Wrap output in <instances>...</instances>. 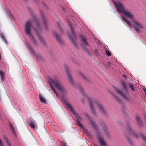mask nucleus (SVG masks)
I'll use <instances>...</instances> for the list:
<instances>
[{"instance_id":"nucleus-16","label":"nucleus","mask_w":146,"mask_h":146,"mask_svg":"<svg viewBox=\"0 0 146 146\" xmlns=\"http://www.w3.org/2000/svg\"><path fill=\"white\" fill-rule=\"evenodd\" d=\"M39 99L40 100L41 103H46V100L43 97L42 95L40 94H39Z\"/></svg>"},{"instance_id":"nucleus-6","label":"nucleus","mask_w":146,"mask_h":146,"mask_svg":"<svg viewBox=\"0 0 146 146\" xmlns=\"http://www.w3.org/2000/svg\"><path fill=\"white\" fill-rule=\"evenodd\" d=\"M33 21L28 20L27 21L25 26V31L26 35L29 37L31 41L34 44H36L35 40L32 36L31 32V27Z\"/></svg>"},{"instance_id":"nucleus-31","label":"nucleus","mask_w":146,"mask_h":146,"mask_svg":"<svg viewBox=\"0 0 146 146\" xmlns=\"http://www.w3.org/2000/svg\"><path fill=\"white\" fill-rule=\"evenodd\" d=\"M61 146H67V145L66 143H62V144Z\"/></svg>"},{"instance_id":"nucleus-20","label":"nucleus","mask_w":146,"mask_h":146,"mask_svg":"<svg viewBox=\"0 0 146 146\" xmlns=\"http://www.w3.org/2000/svg\"><path fill=\"white\" fill-rule=\"evenodd\" d=\"M78 74V75L81 76L83 79H84L88 81V80H87V78H86V77L84 75L82 74L80 71H79Z\"/></svg>"},{"instance_id":"nucleus-2","label":"nucleus","mask_w":146,"mask_h":146,"mask_svg":"<svg viewBox=\"0 0 146 146\" xmlns=\"http://www.w3.org/2000/svg\"><path fill=\"white\" fill-rule=\"evenodd\" d=\"M76 87L82 93L85 98L89 100L90 103V109L93 115H96L94 106H97V108L102 115H106V113L105 110V108L100 102L98 100H95L93 98H89L80 85H77Z\"/></svg>"},{"instance_id":"nucleus-34","label":"nucleus","mask_w":146,"mask_h":146,"mask_svg":"<svg viewBox=\"0 0 146 146\" xmlns=\"http://www.w3.org/2000/svg\"><path fill=\"white\" fill-rule=\"evenodd\" d=\"M96 51H97V50H96Z\"/></svg>"},{"instance_id":"nucleus-19","label":"nucleus","mask_w":146,"mask_h":146,"mask_svg":"<svg viewBox=\"0 0 146 146\" xmlns=\"http://www.w3.org/2000/svg\"><path fill=\"white\" fill-rule=\"evenodd\" d=\"M53 34L56 38L57 40V41L59 42H60L61 41L60 38V37H59L58 35L55 32L53 33Z\"/></svg>"},{"instance_id":"nucleus-30","label":"nucleus","mask_w":146,"mask_h":146,"mask_svg":"<svg viewBox=\"0 0 146 146\" xmlns=\"http://www.w3.org/2000/svg\"><path fill=\"white\" fill-rule=\"evenodd\" d=\"M58 28L59 29V30H60V31L61 32H62V31H61V30L62 29V28L61 27H60L59 24L58 23Z\"/></svg>"},{"instance_id":"nucleus-3","label":"nucleus","mask_w":146,"mask_h":146,"mask_svg":"<svg viewBox=\"0 0 146 146\" xmlns=\"http://www.w3.org/2000/svg\"><path fill=\"white\" fill-rule=\"evenodd\" d=\"M64 103L66 107L71 111L75 116L76 118V123L81 128H82L84 133L87 135L90 136V133L88 131L87 129L84 128L80 122V121L82 120L81 117L79 116L77 112L74 110V108L72 105L70 104L67 102L65 101H64Z\"/></svg>"},{"instance_id":"nucleus-8","label":"nucleus","mask_w":146,"mask_h":146,"mask_svg":"<svg viewBox=\"0 0 146 146\" xmlns=\"http://www.w3.org/2000/svg\"><path fill=\"white\" fill-rule=\"evenodd\" d=\"M34 21L36 24V26L34 27L35 32L37 34L40 42L43 44H45L44 41L43 39L42 36L40 35V34L41 33V28L39 22L36 18H35Z\"/></svg>"},{"instance_id":"nucleus-4","label":"nucleus","mask_w":146,"mask_h":146,"mask_svg":"<svg viewBox=\"0 0 146 146\" xmlns=\"http://www.w3.org/2000/svg\"><path fill=\"white\" fill-rule=\"evenodd\" d=\"M49 83L51 88L56 94L57 93L53 86L63 95H65L67 91L63 84L57 79L55 78H52L49 81Z\"/></svg>"},{"instance_id":"nucleus-18","label":"nucleus","mask_w":146,"mask_h":146,"mask_svg":"<svg viewBox=\"0 0 146 146\" xmlns=\"http://www.w3.org/2000/svg\"><path fill=\"white\" fill-rule=\"evenodd\" d=\"M0 36H1V38H2L5 44H7V41L6 39V38H5V36L4 34L3 33H0Z\"/></svg>"},{"instance_id":"nucleus-1","label":"nucleus","mask_w":146,"mask_h":146,"mask_svg":"<svg viewBox=\"0 0 146 146\" xmlns=\"http://www.w3.org/2000/svg\"><path fill=\"white\" fill-rule=\"evenodd\" d=\"M115 6L117 10V11L121 13L123 15V17L124 20L128 24L129 27L132 28L133 27L130 22L127 19V18H129L132 21L131 23L135 26V30L139 33L140 32L139 29H141L143 28V25L139 21L135 20L134 17L133 15L131 12L126 11L124 9L123 5L119 3H116L114 2Z\"/></svg>"},{"instance_id":"nucleus-27","label":"nucleus","mask_w":146,"mask_h":146,"mask_svg":"<svg viewBox=\"0 0 146 146\" xmlns=\"http://www.w3.org/2000/svg\"><path fill=\"white\" fill-rule=\"evenodd\" d=\"M143 90L145 93V95H146V88L144 86H143Z\"/></svg>"},{"instance_id":"nucleus-26","label":"nucleus","mask_w":146,"mask_h":146,"mask_svg":"<svg viewBox=\"0 0 146 146\" xmlns=\"http://www.w3.org/2000/svg\"><path fill=\"white\" fill-rule=\"evenodd\" d=\"M10 129L12 130L13 132L15 133V130L12 125H10Z\"/></svg>"},{"instance_id":"nucleus-33","label":"nucleus","mask_w":146,"mask_h":146,"mask_svg":"<svg viewBox=\"0 0 146 146\" xmlns=\"http://www.w3.org/2000/svg\"><path fill=\"white\" fill-rule=\"evenodd\" d=\"M121 19L122 20V21H123V23H124V22L123 21V19L122 18H121Z\"/></svg>"},{"instance_id":"nucleus-5","label":"nucleus","mask_w":146,"mask_h":146,"mask_svg":"<svg viewBox=\"0 0 146 146\" xmlns=\"http://www.w3.org/2000/svg\"><path fill=\"white\" fill-rule=\"evenodd\" d=\"M86 116L89 119V122L91 126L96 131L97 136V139L100 145L102 146H107L106 144L104 141V139L102 138L103 136V134L102 133H100L98 131V129L96 122L92 120L88 115L86 114Z\"/></svg>"},{"instance_id":"nucleus-15","label":"nucleus","mask_w":146,"mask_h":146,"mask_svg":"<svg viewBox=\"0 0 146 146\" xmlns=\"http://www.w3.org/2000/svg\"><path fill=\"white\" fill-rule=\"evenodd\" d=\"M41 15L42 18V20L44 23V26L45 28V29H47V25L46 24V19L45 18V17L43 13L42 12H41Z\"/></svg>"},{"instance_id":"nucleus-21","label":"nucleus","mask_w":146,"mask_h":146,"mask_svg":"<svg viewBox=\"0 0 146 146\" xmlns=\"http://www.w3.org/2000/svg\"><path fill=\"white\" fill-rule=\"evenodd\" d=\"M0 75L1 77V79L2 81H3L4 79V75L3 73V72L1 71H0Z\"/></svg>"},{"instance_id":"nucleus-32","label":"nucleus","mask_w":146,"mask_h":146,"mask_svg":"<svg viewBox=\"0 0 146 146\" xmlns=\"http://www.w3.org/2000/svg\"><path fill=\"white\" fill-rule=\"evenodd\" d=\"M123 77L124 78H125V79H126L127 78V77H126V76L125 75H123Z\"/></svg>"},{"instance_id":"nucleus-12","label":"nucleus","mask_w":146,"mask_h":146,"mask_svg":"<svg viewBox=\"0 0 146 146\" xmlns=\"http://www.w3.org/2000/svg\"><path fill=\"white\" fill-rule=\"evenodd\" d=\"M28 125L33 128L35 131L37 130L36 123L33 120H31L30 122L28 123Z\"/></svg>"},{"instance_id":"nucleus-13","label":"nucleus","mask_w":146,"mask_h":146,"mask_svg":"<svg viewBox=\"0 0 146 146\" xmlns=\"http://www.w3.org/2000/svg\"><path fill=\"white\" fill-rule=\"evenodd\" d=\"M66 71L67 73V75L68 77V81L69 82L72 84L74 85V83L73 81V79L69 73L68 68L66 67Z\"/></svg>"},{"instance_id":"nucleus-17","label":"nucleus","mask_w":146,"mask_h":146,"mask_svg":"<svg viewBox=\"0 0 146 146\" xmlns=\"http://www.w3.org/2000/svg\"><path fill=\"white\" fill-rule=\"evenodd\" d=\"M136 119L138 122V125L139 126H142L143 125V123L139 117L138 116H136Z\"/></svg>"},{"instance_id":"nucleus-10","label":"nucleus","mask_w":146,"mask_h":146,"mask_svg":"<svg viewBox=\"0 0 146 146\" xmlns=\"http://www.w3.org/2000/svg\"><path fill=\"white\" fill-rule=\"evenodd\" d=\"M70 27L71 31V34H69V33L68 32V34L69 37L73 45L76 47H77V44L76 42V36L74 32L73 27L71 25H70Z\"/></svg>"},{"instance_id":"nucleus-23","label":"nucleus","mask_w":146,"mask_h":146,"mask_svg":"<svg viewBox=\"0 0 146 146\" xmlns=\"http://www.w3.org/2000/svg\"><path fill=\"white\" fill-rule=\"evenodd\" d=\"M105 52L106 53L107 55H108L109 56H110L111 55V54L110 52L106 48V49H105Z\"/></svg>"},{"instance_id":"nucleus-24","label":"nucleus","mask_w":146,"mask_h":146,"mask_svg":"<svg viewBox=\"0 0 146 146\" xmlns=\"http://www.w3.org/2000/svg\"><path fill=\"white\" fill-rule=\"evenodd\" d=\"M113 96L115 98L116 100L119 103L121 102L120 99L117 96H116L113 95Z\"/></svg>"},{"instance_id":"nucleus-14","label":"nucleus","mask_w":146,"mask_h":146,"mask_svg":"<svg viewBox=\"0 0 146 146\" xmlns=\"http://www.w3.org/2000/svg\"><path fill=\"white\" fill-rule=\"evenodd\" d=\"M103 130L104 131V134L108 137L109 136V133L107 131V125L104 123H103L102 125Z\"/></svg>"},{"instance_id":"nucleus-29","label":"nucleus","mask_w":146,"mask_h":146,"mask_svg":"<svg viewBox=\"0 0 146 146\" xmlns=\"http://www.w3.org/2000/svg\"><path fill=\"white\" fill-rule=\"evenodd\" d=\"M0 146H4L2 141L0 139Z\"/></svg>"},{"instance_id":"nucleus-22","label":"nucleus","mask_w":146,"mask_h":146,"mask_svg":"<svg viewBox=\"0 0 146 146\" xmlns=\"http://www.w3.org/2000/svg\"><path fill=\"white\" fill-rule=\"evenodd\" d=\"M4 141L9 146H11L7 138L5 137L4 138Z\"/></svg>"},{"instance_id":"nucleus-25","label":"nucleus","mask_w":146,"mask_h":146,"mask_svg":"<svg viewBox=\"0 0 146 146\" xmlns=\"http://www.w3.org/2000/svg\"><path fill=\"white\" fill-rule=\"evenodd\" d=\"M129 87L130 88L132 91H134L135 90H134V88L133 87V85L132 84H129Z\"/></svg>"},{"instance_id":"nucleus-11","label":"nucleus","mask_w":146,"mask_h":146,"mask_svg":"<svg viewBox=\"0 0 146 146\" xmlns=\"http://www.w3.org/2000/svg\"><path fill=\"white\" fill-rule=\"evenodd\" d=\"M26 45L30 53L33 54L37 59L38 60H40L42 59V58L41 56L39 55L38 54L36 53L35 52V50L33 49L31 46H28L26 44Z\"/></svg>"},{"instance_id":"nucleus-35","label":"nucleus","mask_w":146,"mask_h":146,"mask_svg":"<svg viewBox=\"0 0 146 146\" xmlns=\"http://www.w3.org/2000/svg\"><path fill=\"white\" fill-rule=\"evenodd\" d=\"M63 11H64V9H63Z\"/></svg>"},{"instance_id":"nucleus-28","label":"nucleus","mask_w":146,"mask_h":146,"mask_svg":"<svg viewBox=\"0 0 146 146\" xmlns=\"http://www.w3.org/2000/svg\"><path fill=\"white\" fill-rule=\"evenodd\" d=\"M126 137V138L127 139L128 141L131 144H132V142L131 141L130 139L127 137Z\"/></svg>"},{"instance_id":"nucleus-7","label":"nucleus","mask_w":146,"mask_h":146,"mask_svg":"<svg viewBox=\"0 0 146 146\" xmlns=\"http://www.w3.org/2000/svg\"><path fill=\"white\" fill-rule=\"evenodd\" d=\"M122 85L123 87V90L125 91L124 92H123L119 90L118 88H115V92L118 94L121 95L125 99L127 100L128 98L127 96L129 95L128 94V90L127 88L125 82L123 81L122 82Z\"/></svg>"},{"instance_id":"nucleus-9","label":"nucleus","mask_w":146,"mask_h":146,"mask_svg":"<svg viewBox=\"0 0 146 146\" xmlns=\"http://www.w3.org/2000/svg\"><path fill=\"white\" fill-rule=\"evenodd\" d=\"M80 40L82 44L83 49L88 56H91L89 52L88 49V47H90V45L87 43L86 40L83 36H81L80 38Z\"/></svg>"}]
</instances>
